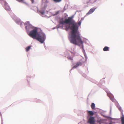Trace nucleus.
I'll return each instance as SVG.
<instances>
[{
	"mask_svg": "<svg viewBox=\"0 0 124 124\" xmlns=\"http://www.w3.org/2000/svg\"><path fill=\"white\" fill-rule=\"evenodd\" d=\"M59 23V25L62 24V25L65 23L69 24V26L66 25L65 26L66 30L67 29L69 28L71 30L70 40L71 43L79 46L83 44V42L81 38L80 33L78 31V27L77 25L78 24L79 26L80 25L81 23L80 21H79L77 23L75 22L72 17H68V19H65L64 21L63 20V18H61L60 19Z\"/></svg>",
	"mask_w": 124,
	"mask_h": 124,
	"instance_id": "nucleus-1",
	"label": "nucleus"
},
{
	"mask_svg": "<svg viewBox=\"0 0 124 124\" xmlns=\"http://www.w3.org/2000/svg\"><path fill=\"white\" fill-rule=\"evenodd\" d=\"M46 39V36L44 33H40L38 34L36 39L41 43H43Z\"/></svg>",
	"mask_w": 124,
	"mask_h": 124,
	"instance_id": "nucleus-2",
	"label": "nucleus"
},
{
	"mask_svg": "<svg viewBox=\"0 0 124 124\" xmlns=\"http://www.w3.org/2000/svg\"><path fill=\"white\" fill-rule=\"evenodd\" d=\"M37 30L34 29L31 31L29 34V35L31 38L36 39L38 34L37 33Z\"/></svg>",
	"mask_w": 124,
	"mask_h": 124,
	"instance_id": "nucleus-3",
	"label": "nucleus"
},
{
	"mask_svg": "<svg viewBox=\"0 0 124 124\" xmlns=\"http://www.w3.org/2000/svg\"><path fill=\"white\" fill-rule=\"evenodd\" d=\"M88 123L90 124H94L95 123V119L94 117L90 116L88 121Z\"/></svg>",
	"mask_w": 124,
	"mask_h": 124,
	"instance_id": "nucleus-4",
	"label": "nucleus"
},
{
	"mask_svg": "<svg viewBox=\"0 0 124 124\" xmlns=\"http://www.w3.org/2000/svg\"><path fill=\"white\" fill-rule=\"evenodd\" d=\"M96 8H91L86 14V15H89L93 13L96 9Z\"/></svg>",
	"mask_w": 124,
	"mask_h": 124,
	"instance_id": "nucleus-5",
	"label": "nucleus"
},
{
	"mask_svg": "<svg viewBox=\"0 0 124 124\" xmlns=\"http://www.w3.org/2000/svg\"><path fill=\"white\" fill-rule=\"evenodd\" d=\"M88 116H93L94 115V113L92 111H87Z\"/></svg>",
	"mask_w": 124,
	"mask_h": 124,
	"instance_id": "nucleus-6",
	"label": "nucleus"
},
{
	"mask_svg": "<svg viewBox=\"0 0 124 124\" xmlns=\"http://www.w3.org/2000/svg\"><path fill=\"white\" fill-rule=\"evenodd\" d=\"M122 124H124V116L123 114L122 115V116L121 117Z\"/></svg>",
	"mask_w": 124,
	"mask_h": 124,
	"instance_id": "nucleus-7",
	"label": "nucleus"
},
{
	"mask_svg": "<svg viewBox=\"0 0 124 124\" xmlns=\"http://www.w3.org/2000/svg\"><path fill=\"white\" fill-rule=\"evenodd\" d=\"M81 64V62H78L77 63L76 65L74 66L73 68H76L78 67L79 65Z\"/></svg>",
	"mask_w": 124,
	"mask_h": 124,
	"instance_id": "nucleus-8",
	"label": "nucleus"
},
{
	"mask_svg": "<svg viewBox=\"0 0 124 124\" xmlns=\"http://www.w3.org/2000/svg\"><path fill=\"white\" fill-rule=\"evenodd\" d=\"M109 48L107 46H105L103 48V50L104 51H109Z\"/></svg>",
	"mask_w": 124,
	"mask_h": 124,
	"instance_id": "nucleus-9",
	"label": "nucleus"
},
{
	"mask_svg": "<svg viewBox=\"0 0 124 124\" xmlns=\"http://www.w3.org/2000/svg\"><path fill=\"white\" fill-rule=\"evenodd\" d=\"M91 108L92 109H94L95 107V104L93 103H92L91 105Z\"/></svg>",
	"mask_w": 124,
	"mask_h": 124,
	"instance_id": "nucleus-10",
	"label": "nucleus"
},
{
	"mask_svg": "<svg viewBox=\"0 0 124 124\" xmlns=\"http://www.w3.org/2000/svg\"><path fill=\"white\" fill-rule=\"evenodd\" d=\"M31 46H29L26 47L25 48V50L27 52L28 51L29 49L31 48Z\"/></svg>",
	"mask_w": 124,
	"mask_h": 124,
	"instance_id": "nucleus-11",
	"label": "nucleus"
},
{
	"mask_svg": "<svg viewBox=\"0 0 124 124\" xmlns=\"http://www.w3.org/2000/svg\"><path fill=\"white\" fill-rule=\"evenodd\" d=\"M5 8L6 10H9L10 9V8L8 6H6Z\"/></svg>",
	"mask_w": 124,
	"mask_h": 124,
	"instance_id": "nucleus-12",
	"label": "nucleus"
},
{
	"mask_svg": "<svg viewBox=\"0 0 124 124\" xmlns=\"http://www.w3.org/2000/svg\"><path fill=\"white\" fill-rule=\"evenodd\" d=\"M55 2H59L61 1L62 0H52Z\"/></svg>",
	"mask_w": 124,
	"mask_h": 124,
	"instance_id": "nucleus-13",
	"label": "nucleus"
},
{
	"mask_svg": "<svg viewBox=\"0 0 124 124\" xmlns=\"http://www.w3.org/2000/svg\"><path fill=\"white\" fill-rule=\"evenodd\" d=\"M68 59L69 60H73L72 58L71 57H68Z\"/></svg>",
	"mask_w": 124,
	"mask_h": 124,
	"instance_id": "nucleus-14",
	"label": "nucleus"
},
{
	"mask_svg": "<svg viewBox=\"0 0 124 124\" xmlns=\"http://www.w3.org/2000/svg\"><path fill=\"white\" fill-rule=\"evenodd\" d=\"M31 1L32 2V3H33L34 2V0H31Z\"/></svg>",
	"mask_w": 124,
	"mask_h": 124,
	"instance_id": "nucleus-15",
	"label": "nucleus"
},
{
	"mask_svg": "<svg viewBox=\"0 0 124 124\" xmlns=\"http://www.w3.org/2000/svg\"><path fill=\"white\" fill-rule=\"evenodd\" d=\"M42 14H43L44 13V11H42L41 12Z\"/></svg>",
	"mask_w": 124,
	"mask_h": 124,
	"instance_id": "nucleus-16",
	"label": "nucleus"
},
{
	"mask_svg": "<svg viewBox=\"0 0 124 124\" xmlns=\"http://www.w3.org/2000/svg\"><path fill=\"white\" fill-rule=\"evenodd\" d=\"M18 1L19 2H21L23 1V0H18Z\"/></svg>",
	"mask_w": 124,
	"mask_h": 124,
	"instance_id": "nucleus-17",
	"label": "nucleus"
},
{
	"mask_svg": "<svg viewBox=\"0 0 124 124\" xmlns=\"http://www.w3.org/2000/svg\"><path fill=\"white\" fill-rule=\"evenodd\" d=\"M110 98V99L112 100H113V99H111V98Z\"/></svg>",
	"mask_w": 124,
	"mask_h": 124,
	"instance_id": "nucleus-18",
	"label": "nucleus"
},
{
	"mask_svg": "<svg viewBox=\"0 0 124 124\" xmlns=\"http://www.w3.org/2000/svg\"><path fill=\"white\" fill-rule=\"evenodd\" d=\"M89 3V2H87V3L88 4Z\"/></svg>",
	"mask_w": 124,
	"mask_h": 124,
	"instance_id": "nucleus-19",
	"label": "nucleus"
},
{
	"mask_svg": "<svg viewBox=\"0 0 124 124\" xmlns=\"http://www.w3.org/2000/svg\"><path fill=\"white\" fill-rule=\"evenodd\" d=\"M109 124H112V123H109Z\"/></svg>",
	"mask_w": 124,
	"mask_h": 124,
	"instance_id": "nucleus-20",
	"label": "nucleus"
},
{
	"mask_svg": "<svg viewBox=\"0 0 124 124\" xmlns=\"http://www.w3.org/2000/svg\"><path fill=\"white\" fill-rule=\"evenodd\" d=\"M46 2H47V1H46Z\"/></svg>",
	"mask_w": 124,
	"mask_h": 124,
	"instance_id": "nucleus-21",
	"label": "nucleus"
}]
</instances>
